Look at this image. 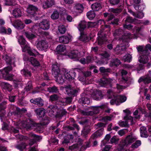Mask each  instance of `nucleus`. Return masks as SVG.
Returning a JSON list of instances; mask_svg holds the SVG:
<instances>
[{
    "instance_id": "680f3d73",
    "label": "nucleus",
    "mask_w": 151,
    "mask_h": 151,
    "mask_svg": "<svg viewBox=\"0 0 151 151\" xmlns=\"http://www.w3.org/2000/svg\"><path fill=\"white\" fill-rule=\"evenodd\" d=\"M47 91L50 92H56L58 91V89L55 86L50 87L47 88Z\"/></svg>"
},
{
    "instance_id": "f3484780",
    "label": "nucleus",
    "mask_w": 151,
    "mask_h": 151,
    "mask_svg": "<svg viewBox=\"0 0 151 151\" xmlns=\"http://www.w3.org/2000/svg\"><path fill=\"white\" fill-rule=\"evenodd\" d=\"M92 96L94 99L99 100L103 98L104 95L101 91L95 90L92 93Z\"/></svg>"
},
{
    "instance_id": "864d4df0",
    "label": "nucleus",
    "mask_w": 151,
    "mask_h": 151,
    "mask_svg": "<svg viewBox=\"0 0 151 151\" xmlns=\"http://www.w3.org/2000/svg\"><path fill=\"white\" fill-rule=\"evenodd\" d=\"M123 33V31L121 29H119L115 30L113 33V35L114 36L116 37L117 36H119L120 35L122 34Z\"/></svg>"
},
{
    "instance_id": "052dcab7",
    "label": "nucleus",
    "mask_w": 151,
    "mask_h": 151,
    "mask_svg": "<svg viewBox=\"0 0 151 151\" xmlns=\"http://www.w3.org/2000/svg\"><path fill=\"white\" fill-rule=\"evenodd\" d=\"M109 11L114 13L117 14L120 12L121 10L120 9L111 8L109 9Z\"/></svg>"
},
{
    "instance_id": "6ab92c4d",
    "label": "nucleus",
    "mask_w": 151,
    "mask_h": 151,
    "mask_svg": "<svg viewBox=\"0 0 151 151\" xmlns=\"http://www.w3.org/2000/svg\"><path fill=\"white\" fill-rule=\"evenodd\" d=\"M65 89L67 93L70 96H74L78 92L77 90L74 88H72L70 85L65 87Z\"/></svg>"
},
{
    "instance_id": "4c0bfd02",
    "label": "nucleus",
    "mask_w": 151,
    "mask_h": 151,
    "mask_svg": "<svg viewBox=\"0 0 151 151\" xmlns=\"http://www.w3.org/2000/svg\"><path fill=\"white\" fill-rule=\"evenodd\" d=\"M125 22L126 23H133L134 22H136L138 23H140V21L139 20H137L136 19H133L132 18L129 16H128L127 17L125 20Z\"/></svg>"
},
{
    "instance_id": "cd10ccee",
    "label": "nucleus",
    "mask_w": 151,
    "mask_h": 151,
    "mask_svg": "<svg viewBox=\"0 0 151 151\" xmlns=\"http://www.w3.org/2000/svg\"><path fill=\"white\" fill-rule=\"evenodd\" d=\"M123 27L124 29H132L133 30V32H135L136 33L139 32L140 30V28L139 27H135L133 28V26L131 24L128 25L124 24L123 25Z\"/></svg>"
},
{
    "instance_id": "e433bc0d",
    "label": "nucleus",
    "mask_w": 151,
    "mask_h": 151,
    "mask_svg": "<svg viewBox=\"0 0 151 151\" xmlns=\"http://www.w3.org/2000/svg\"><path fill=\"white\" fill-rule=\"evenodd\" d=\"M21 73L25 77L30 76L31 75L30 71L27 68H24L21 71Z\"/></svg>"
},
{
    "instance_id": "e2e57ef3",
    "label": "nucleus",
    "mask_w": 151,
    "mask_h": 151,
    "mask_svg": "<svg viewBox=\"0 0 151 151\" xmlns=\"http://www.w3.org/2000/svg\"><path fill=\"white\" fill-rule=\"evenodd\" d=\"M132 38V36L130 33H126L124 34V35L122 38V40L124 41L125 38L127 39H130Z\"/></svg>"
},
{
    "instance_id": "0e129e2a",
    "label": "nucleus",
    "mask_w": 151,
    "mask_h": 151,
    "mask_svg": "<svg viewBox=\"0 0 151 151\" xmlns=\"http://www.w3.org/2000/svg\"><path fill=\"white\" fill-rule=\"evenodd\" d=\"M119 140V138L116 136H114L110 140V142L111 143H117Z\"/></svg>"
},
{
    "instance_id": "f8f14e48",
    "label": "nucleus",
    "mask_w": 151,
    "mask_h": 151,
    "mask_svg": "<svg viewBox=\"0 0 151 151\" xmlns=\"http://www.w3.org/2000/svg\"><path fill=\"white\" fill-rule=\"evenodd\" d=\"M125 120L124 121H120L119 122V125L122 127H127L128 126V123L131 124L133 123V118L131 116L126 115L124 118Z\"/></svg>"
},
{
    "instance_id": "c03bdc74",
    "label": "nucleus",
    "mask_w": 151,
    "mask_h": 151,
    "mask_svg": "<svg viewBox=\"0 0 151 151\" xmlns=\"http://www.w3.org/2000/svg\"><path fill=\"white\" fill-rule=\"evenodd\" d=\"M121 65L120 61L117 59L112 60L111 63V65L112 66H117Z\"/></svg>"
},
{
    "instance_id": "8fccbe9b",
    "label": "nucleus",
    "mask_w": 151,
    "mask_h": 151,
    "mask_svg": "<svg viewBox=\"0 0 151 151\" xmlns=\"http://www.w3.org/2000/svg\"><path fill=\"white\" fill-rule=\"evenodd\" d=\"M123 60L125 62H129L132 59V56L129 54H127L123 57Z\"/></svg>"
},
{
    "instance_id": "c85d7f7f",
    "label": "nucleus",
    "mask_w": 151,
    "mask_h": 151,
    "mask_svg": "<svg viewBox=\"0 0 151 151\" xmlns=\"http://www.w3.org/2000/svg\"><path fill=\"white\" fill-rule=\"evenodd\" d=\"M35 112L37 116L40 118L43 117L45 114V110L43 108L37 109L35 110Z\"/></svg>"
},
{
    "instance_id": "4be33fe9",
    "label": "nucleus",
    "mask_w": 151,
    "mask_h": 151,
    "mask_svg": "<svg viewBox=\"0 0 151 151\" xmlns=\"http://www.w3.org/2000/svg\"><path fill=\"white\" fill-rule=\"evenodd\" d=\"M12 14L15 17H20L22 14V10L20 7L16 8L12 11Z\"/></svg>"
},
{
    "instance_id": "37998d69",
    "label": "nucleus",
    "mask_w": 151,
    "mask_h": 151,
    "mask_svg": "<svg viewBox=\"0 0 151 151\" xmlns=\"http://www.w3.org/2000/svg\"><path fill=\"white\" fill-rule=\"evenodd\" d=\"M71 99L70 97H67L64 99L63 101L59 103H58V104L61 105H66V104H68L71 102Z\"/></svg>"
},
{
    "instance_id": "72a5a7b5",
    "label": "nucleus",
    "mask_w": 151,
    "mask_h": 151,
    "mask_svg": "<svg viewBox=\"0 0 151 151\" xmlns=\"http://www.w3.org/2000/svg\"><path fill=\"white\" fill-rule=\"evenodd\" d=\"M106 106H91V109L93 110L94 114H97L99 113V111L100 109H104L105 107H106Z\"/></svg>"
},
{
    "instance_id": "4d7b16f0",
    "label": "nucleus",
    "mask_w": 151,
    "mask_h": 151,
    "mask_svg": "<svg viewBox=\"0 0 151 151\" xmlns=\"http://www.w3.org/2000/svg\"><path fill=\"white\" fill-rule=\"evenodd\" d=\"M141 145V142L140 140H137L132 145V147L134 149L137 148Z\"/></svg>"
},
{
    "instance_id": "20e7f679",
    "label": "nucleus",
    "mask_w": 151,
    "mask_h": 151,
    "mask_svg": "<svg viewBox=\"0 0 151 151\" xmlns=\"http://www.w3.org/2000/svg\"><path fill=\"white\" fill-rule=\"evenodd\" d=\"M137 49L140 55V57L139 59V62L141 63L145 64L148 62V56L150 54L148 51H147L145 49V47L144 49L143 46H139L137 47Z\"/></svg>"
},
{
    "instance_id": "774afa93",
    "label": "nucleus",
    "mask_w": 151,
    "mask_h": 151,
    "mask_svg": "<svg viewBox=\"0 0 151 151\" xmlns=\"http://www.w3.org/2000/svg\"><path fill=\"white\" fill-rule=\"evenodd\" d=\"M127 131V129L121 130L118 132V134L120 136H122L126 134Z\"/></svg>"
},
{
    "instance_id": "c9c22d12",
    "label": "nucleus",
    "mask_w": 151,
    "mask_h": 151,
    "mask_svg": "<svg viewBox=\"0 0 151 151\" xmlns=\"http://www.w3.org/2000/svg\"><path fill=\"white\" fill-rule=\"evenodd\" d=\"M145 7V4L142 3H140L139 5L137 4L134 6V8L137 11L139 10L140 12H142Z\"/></svg>"
},
{
    "instance_id": "79ce46f5",
    "label": "nucleus",
    "mask_w": 151,
    "mask_h": 151,
    "mask_svg": "<svg viewBox=\"0 0 151 151\" xmlns=\"http://www.w3.org/2000/svg\"><path fill=\"white\" fill-rule=\"evenodd\" d=\"M29 61L34 66H39L40 65L39 62L34 57H31Z\"/></svg>"
},
{
    "instance_id": "7c9ffc66",
    "label": "nucleus",
    "mask_w": 151,
    "mask_h": 151,
    "mask_svg": "<svg viewBox=\"0 0 151 151\" xmlns=\"http://www.w3.org/2000/svg\"><path fill=\"white\" fill-rule=\"evenodd\" d=\"M129 12L134 17L141 19L144 16V14L142 12H139L137 14L135 13L132 10H129Z\"/></svg>"
},
{
    "instance_id": "49530a36",
    "label": "nucleus",
    "mask_w": 151,
    "mask_h": 151,
    "mask_svg": "<svg viewBox=\"0 0 151 151\" xmlns=\"http://www.w3.org/2000/svg\"><path fill=\"white\" fill-rule=\"evenodd\" d=\"M86 15L88 18L92 20L95 17V13L93 11H90L87 13Z\"/></svg>"
},
{
    "instance_id": "5701e85b",
    "label": "nucleus",
    "mask_w": 151,
    "mask_h": 151,
    "mask_svg": "<svg viewBox=\"0 0 151 151\" xmlns=\"http://www.w3.org/2000/svg\"><path fill=\"white\" fill-rule=\"evenodd\" d=\"M113 81L112 79L106 78H103L99 81V84L101 86H106L108 84L110 85V83Z\"/></svg>"
},
{
    "instance_id": "7ed1b4c3",
    "label": "nucleus",
    "mask_w": 151,
    "mask_h": 151,
    "mask_svg": "<svg viewBox=\"0 0 151 151\" xmlns=\"http://www.w3.org/2000/svg\"><path fill=\"white\" fill-rule=\"evenodd\" d=\"M39 124L35 123L29 119H27L25 121L19 122L16 124L17 128L22 129L26 128L27 129H38Z\"/></svg>"
},
{
    "instance_id": "39448f33",
    "label": "nucleus",
    "mask_w": 151,
    "mask_h": 151,
    "mask_svg": "<svg viewBox=\"0 0 151 151\" xmlns=\"http://www.w3.org/2000/svg\"><path fill=\"white\" fill-rule=\"evenodd\" d=\"M15 136L17 138L20 139V140H23L25 141L28 140L29 139V145L30 146H32L35 142L39 141L42 139L41 137L36 135L32 133H31L29 134V138L27 137H24L19 134L16 135Z\"/></svg>"
},
{
    "instance_id": "0eeeda50",
    "label": "nucleus",
    "mask_w": 151,
    "mask_h": 151,
    "mask_svg": "<svg viewBox=\"0 0 151 151\" xmlns=\"http://www.w3.org/2000/svg\"><path fill=\"white\" fill-rule=\"evenodd\" d=\"M12 70L11 67H6L1 72L4 79L9 81H12L13 80V76L9 73V71Z\"/></svg>"
},
{
    "instance_id": "bb28decb",
    "label": "nucleus",
    "mask_w": 151,
    "mask_h": 151,
    "mask_svg": "<svg viewBox=\"0 0 151 151\" xmlns=\"http://www.w3.org/2000/svg\"><path fill=\"white\" fill-rule=\"evenodd\" d=\"M138 81L139 83L143 82L145 84H147L151 82V79L148 76H146L141 77Z\"/></svg>"
},
{
    "instance_id": "3c124183",
    "label": "nucleus",
    "mask_w": 151,
    "mask_h": 151,
    "mask_svg": "<svg viewBox=\"0 0 151 151\" xmlns=\"http://www.w3.org/2000/svg\"><path fill=\"white\" fill-rule=\"evenodd\" d=\"M24 35L29 39H32L36 37V36L35 34L29 33L28 32H25Z\"/></svg>"
},
{
    "instance_id": "69168bd1",
    "label": "nucleus",
    "mask_w": 151,
    "mask_h": 151,
    "mask_svg": "<svg viewBox=\"0 0 151 151\" xmlns=\"http://www.w3.org/2000/svg\"><path fill=\"white\" fill-rule=\"evenodd\" d=\"M15 0H5V4L8 5H14L15 4H14L13 2H15Z\"/></svg>"
},
{
    "instance_id": "4468645a",
    "label": "nucleus",
    "mask_w": 151,
    "mask_h": 151,
    "mask_svg": "<svg viewBox=\"0 0 151 151\" xmlns=\"http://www.w3.org/2000/svg\"><path fill=\"white\" fill-rule=\"evenodd\" d=\"M37 47L40 50H45L48 48V45L45 40H42L38 42Z\"/></svg>"
},
{
    "instance_id": "338daca9",
    "label": "nucleus",
    "mask_w": 151,
    "mask_h": 151,
    "mask_svg": "<svg viewBox=\"0 0 151 151\" xmlns=\"http://www.w3.org/2000/svg\"><path fill=\"white\" fill-rule=\"evenodd\" d=\"M32 88V82L29 81L27 84V86L25 88V90L27 91H29Z\"/></svg>"
},
{
    "instance_id": "412c9836",
    "label": "nucleus",
    "mask_w": 151,
    "mask_h": 151,
    "mask_svg": "<svg viewBox=\"0 0 151 151\" xmlns=\"http://www.w3.org/2000/svg\"><path fill=\"white\" fill-rule=\"evenodd\" d=\"M84 9L83 5L81 4L76 3L73 6V12L77 13L82 12Z\"/></svg>"
},
{
    "instance_id": "1a4fd4ad",
    "label": "nucleus",
    "mask_w": 151,
    "mask_h": 151,
    "mask_svg": "<svg viewBox=\"0 0 151 151\" xmlns=\"http://www.w3.org/2000/svg\"><path fill=\"white\" fill-rule=\"evenodd\" d=\"M84 55V53L79 52L77 50H73L67 55V56L70 59L74 60H78L79 58Z\"/></svg>"
},
{
    "instance_id": "c756f323",
    "label": "nucleus",
    "mask_w": 151,
    "mask_h": 151,
    "mask_svg": "<svg viewBox=\"0 0 151 151\" xmlns=\"http://www.w3.org/2000/svg\"><path fill=\"white\" fill-rule=\"evenodd\" d=\"M54 0H47V1L43 3V6L44 8H46L51 6L55 4Z\"/></svg>"
},
{
    "instance_id": "2eb2a0df",
    "label": "nucleus",
    "mask_w": 151,
    "mask_h": 151,
    "mask_svg": "<svg viewBox=\"0 0 151 151\" xmlns=\"http://www.w3.org/2000/svg\"><path fill=\"white\" fill-rule=\"evenodd\" d=\"M22 51L24 52L27 51L28 53L31 56H35L38 54V52L35 49H31L29 45H25L23 48Z\"/></svg>"
},
{
    "instance_id": "6e6552de",
    "label": "nucleus",
    "mask_w": 151,
    "mask_h": 151,
    "mask_svg": "<svg viewBox=\"0 0 151 151\" xmlns=\"http://www.w3.org/2000/svg\"><path fill=\"white\" fill-rule=\"evenodd\" d=\"M101 57L102 59H104V60H100L97 59L96 56H95V62L98 65H102L104 63H107V60L110 56V54L109 52H104L101 54Z\"/></svg>"
},
{
    "instance_id": "a878e982",
    "label": "nucleus",
    "mask_w": 151,
    "mask_h": 151,
    "mask_svg": "<svg viewBox=\"0 0 151 151\" xmlns=\"http://www.w3.org/2000/svg\"><path fill=\"white\" fill-rule=\"evenodd\" d=\"M66 49V47L64 45H58L56 48V51L58 53L65 55H66L65 52H64Z\"/></svg>"
},
{
    "instance_id": "a18cd8bd",
    "label": "nucleus",
    "mask_w": 151,
    "mask_h": 151,
    "mask_svg": "<svg viewBox=\"0 0 151 151\" xmlns=\"http://www.w3.org/2000/svg\"><path fill=\"white\" fill-rule=\"evenodd\" d=\"M86 22L84 21L81 22L79 23L78 27L80 31H83L86 27Z\"/></svg>"
},
{
    "instance_id": "603ef678",
    "label": "nucleus",
    "mask_w": 151,
    "mask_h": 151,
    "mask_svg": "<svg viewBox=\"0 0 151 151\" xmlns=\"http://www.w3.org/2000/svg\"><path fill=\"white\" fill-rule=\"evenodd\" d=\"M59 14L58 11H55L52 14L51 17L53 19H56L59 17Z\"/></svg>"
},
{
    "instance_id": "de8ad7c7",
    "label": "nucleus",
    "mask_w": 151,
    "mask_h": 151,
    "mask_svg": "<svg viewBox=\"0 0 151 151\" xmlns=\"http://www.w3.org/2000/svg\"><path fill=\"white\" fill-rule=\"evenodd\" d=\"M27 145L25 143H22L16 146V147L21 151H24L26 150Z\"/></svg>"
},
{
    "instance_id": "2f4dec72",
    "label": "nucleus",
    "mask_w": 151,
    "mask_h": 151,
    "mask_svg": "<svg viewBox=\"0 0 151 151\" xmlns=\"http://www.w3.org/2000/svg\"><path fill=\"white\" fill-rule=\"evenodd\" d=\"M140 135L141 137L146 138L148 137L146 128L145 127H142L140 129Z\"/></svg>"
},
{
    "instance_id": "9b49d317",
    "label": "nucleus",
    "mask_w": 151,
    "mask_h": 151,
    "mask_svg": "<svg viewBox=\"0 0 151 151\" xmlns=\"http://www.w3.org/2000/svg\"><path fill=\"white\" fill-rule=\"evenodd\" d=\"M59 111L58 106L55 105H50L47 109L48 114L51 116H56L58 114Z\"/></svg>"
},
{
    "instance_id": "393cba45",
    "label": "nucleus",
    "mask_w": 151,
    "mask_h": 151,
    "mask_svg": "<svg viewBox=\"0 0 151 151\" xmlns=\"http://www.w3.org/2000/svg\"><path fill=\"white\" fill-rule=\"evenodd\" d=\"M12 24L15 28L18 29H22L25 26L24 23L19 20L15 21Z\"/></svg>"
},
{
    "instance_id": "f257e3e1",
    "label": "nucleus",
    "mask_w": 151,
    "mask_h": 151,
    "mask_svg": "<svg viewBox=\"0 0 151 151\" xmlns=\"http://www.w3.org/2000/svg\"><path fill=\"white\" fill-rule=\"evenodd\" d=\"M77 71V69L70 71L64 69L60 71L59 67H54L52 69V73L55 78L56 82L60 84H62L65 79L69 81L73 79L76 76V71Z\"/></svg>"
},
{
    "instance_id": "f03ea898",
    "label": "nucleus",
    "mask_w": 151,
    "mask_h": 151,
    "mask_svg": "<svg viewBox=\"0 0 151 151\" xmlns=\"http://www.w3.org/2000/svg\"><path fill=\"white\" fill-rule=\"evenodd\" d=\"M107 95L109 99L112 98L110 101V103L111 105L115 104L116 105H119L125 101L127 99L125 96L116 95L112 88L108 90Z\"/></svg>"
},
{
    "instance_id": "b1692460",
    "label": "nucleus",
    "mask_w": 151,
    "mask_h": 151,
    "mask_svg": "<svg viewBox=\"0 0 151 151\" xmlns=\"http://www.w3.org/2000/svg\"><path fill=\"white\" fill-rule=\"evenodd\" d=\"M39 26L40 28L42 29H47L49 28V22L47 20H43L40 23Z\"/></svg>"
},
{
    "instance_id": "a211bd4d",
    "label": "nucleus",
    "mask_w": 151,
    "mask_h": 151,
    "mask_svg": "<svg viewBox=\"0 0 151 151\" xmlns=\"http://www.w3.org/2000/svg\"><path fill=\"white\" fill-rule=\"evenodd\" d=\"M93 60L95 62V58L94 57L88 56L87 57L86 59L84 58H82L80 60V62L83 64H88L92 62Z\"/></svg>"
},
{
    "instance_id": "ea45409f",
    "label": "nucleus",
    "mask_w": 151,
    "mask_h": 151,
    "mask_svg": "<svg viewBox=\"0 0 151 151\" xmlns=\"http://www.w3.org/2000/svg\"><path fill=\"white\" fill-rule=\"evenodd\" d=\"M59 41L61 43L67 44L69 42V39L68 37L62 36L59 38Z\"/></svg>"
},
{
    "instance_id": "5fc2aeb1",
    "label": "nucleus",
    "mask_w": 151,
    "mask_h": 151,
    "mask_svg": "<svg viewBox=\"0 0 151 151\" xmlns=\"http://www.w3.org/2000/svg\"><path fill=\"white\" fill-rule=\"evenodd\" d=\"M58 30L62 34H64L66 31V29L63 25L60 24L58 27Z\"/></svg>"
},
{
    "instance_id": "dca6fc26",
    "label": "nucleus",
    "mask_w": 151,
    "mask_h": 151,
    "mask_svg": "<svg viewBox=\"0 0 151 151\" xmlns=\"http://www.w3.org/2000/svg\"><path fill=\"white\" fill-rule=\"evenodd\" d=\"M98 37L97 38V43L99 45H101L106 40V35L101 30L98 32Z\"/></svg>"
},
{
    "instance_id": "13d9d810",
    "label": "nucleus",
    "mask_w": 151,
    "mask_h": 151,
    "mask_svg": "<svg viewBox=\"0 0 151 151\" xmlns=\"http://www.w3.org/2000/svg\"><path fill=\"white\" fill-rule=\"evenodd\" d=\"M3 58L5 60L7 64H11V59L8 55H5L3 56Z\"/></svg>"
},
{
    "instance_id": "473e14b6",
    "label": "nucleus",
    "mask_w": 151,
    "mask_h": 151,
    "mask_svg": "<svg viewBox=\"0 0 151 151\" xmlns=\"http://www.w3.org/2000/svg\"><path fill=\"white\" fill-rule=\"evenodd\" d=\"M18 41L23 49L24 46L26 45H29L26 44V42L22 36H20L18 38Z\"/></svg>"
},
{
    "instance_id": "aec40b11",
    "label": "nucleus",
    "mask_w": 151,
    "mask_h": 151,
    "mask_svg": "<svg viewBox=\"0 0 151 151\" xmlns=\"http://www.w3.org/2000/svg\"><path fill=\"white\" fill-rule=\"evenodd\" d=\"M146 112L145 109L139 108L135 111L134 113V115L135 118L139 119L140 118L141 114H145Z\"/></svg>"
},
{
    "instance_id": "f704fd0d",
    "label": "nucleus",
    "mask_w": 151,
    "mask_h": 151,
    "mask_svg": "<svg viewBox=\"0 0 151 151\" xmlns=\"http://www.w3.org/2000/svg\"><path fill=\"white\" fill-rule=\"evenodd\" d=\"M120 72L122 76V82L125 83L127 81L128 78L126 76L127 72L124 70H121Z\"/></svg>"
},
{
    "instance_id": "6e6d98bb",
    "label": "nucleus",
    "mask_w": 151,
    "mask_h": 151,
    "mask_svg": "<svg viewBox=\"0 0 151 151\" xmlns=\"http://www.w3.org/2000/svg\"><path fill=\"white\" fill-rule=\"evenodd\" d=\"M98 24H101V26L103 27H105L106 28H109V25H107L106 24V22H105L103 20H100L98 21Z\"/></svg>"
},
{
    "instance_id": "bf43d9fd",
    "label": "nucleus",
    "mask_w": 151,
    "mask_h": 151,
    "mask_svg": "<svg viewBox=\"0 0 151 151\" xmlns=\"http://www.w3.org/2000/svg\"><path fill=\"white\" fill-rule=\"evenodd\" d=\"M35 104L40 106H42L43 104L42 100L40 98L35 99Z\"/></svg>"
},
{
    "instance_id": "9d476101",
    "label": "nucleus",
    "mask_w": 151,
    "mask_h": 151,
    "mask_svg": "<svg viewBox=\"0 0 151 151\" xmlns=\"http://www.w3.org/2000/svg\"><path fill=\"white\" fill-rule=\"evenodd\" d=\"M105 124L102 123H100L97 124L98 127L101 128L96 131L91 136V138L93 139H95L101 136L103 134L104 129L103 127L105 126Z\"/></svg>"
},
{
    "instance_id": "09e8293b",
    "label": "nucleus",
    "mask_w": 151,
    "mask_h": 151,
    "mask_svg": "<svg viewBox=\"0 0 151 151\" xmlns=\"http://www.w3.org/2000/svg\"><path fill=\"white\" fill-rule=\"evenodd\" d=\"M79 40L83 42H86L88 40V38L86 35L81 33V35L79 37Z\"/></svg>"
},
{
    "instance_id": "423d86ee",
    "label": "nucleus",
    "mask_w": 151,
    "mask_h": 151,
    "mask_svg": "<svg viewBox=\"0 0 151 151\" xmlns=\"http://www.w3.org/2000/svg\"><path fill=\"white\" fill-rule=\"evenodd\" d=\"M137 139V137L133 134L128 135L126 138L125 142H121L118 146V149L115 151H126L124 148L125 144L128 145L134 142Z\"/></svg>"
},
{
    "instance_id": "a19ab883",
    "label": "nucleus",
    "mask_w": 151,
    "mask_h": 151,
    "mask_svg": "<svg viewBox=\"0 0 151 151\" xmlns=\"http://www.w3.org/2000/svg\"><path fill=\"white\" fill-rule=\"evenodd\" d=\"M92 9L94 11H98L101 8V5L100 3H95L91 5Z\"/></svg>"
},
{
    "instance_id": "ddd939ff",
    "label": "nucleus",
    "mask_w": 151,
    "mask_h": 151,
    "mask_svg": "<svg viewBox=\"0 0 151 151\" xmlns=\"http://www.w3.org/2000/svg\"><path fill=\"white\" fill-rule=\"evenodd\" d=\"M37 10L36 7L32 5H29L27 9V16L30 17L35 16Z\"/></svg>"
},
{
    "instance_id": "58836bf2",
    "label": "nucleus",
    "mask_w": 151,
    "mask_h": 151,
    "mask_svg": "<svg viewBox=\"0 0 151 151\" xmlns=\"http://www.w3.org/2000/svg\"><path fill=\"white\" fill-rule=\"evenodd\" d=\"M125 49V47L124 45H118L115 49V51L117 53L122 54V51H123Z\"/></svg>"
}]
</instances>
